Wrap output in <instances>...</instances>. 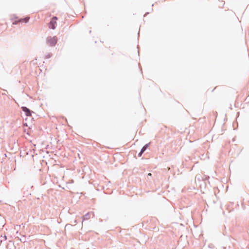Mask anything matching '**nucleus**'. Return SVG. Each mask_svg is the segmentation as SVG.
I'll return each instance as SVG.
<instances>
[{
  "label": "nucleus",
  "mask_w": 249,
  "mask_h": 249,
  "mask_svg": "<svg viewBox=\"0 0 249 249\" xmlns=\"http://www.w3.org/2000/svg\"><path fill=\"white\" fill-rule=\"evenodd\" d=\"M47 41L49 43L51 46H54L57 43V37L56 36H49L47 38Z\"/></svg>",
  "instance_id": "f257e3e1"
},
{
  "label": "nucleus",
  "mask_w": 249,
  "mask_h": 249,
  "mask_svg": "<svg viewBox=\"0 0 249 249\" xmlns=\"http://www.w3.org/2000/svg\"><path fill=\"white\" fill-rule=\"evenodd\" d=\"M22 110L25 113V115L27 116H30L32 115V111L26 107H21Z\"/></svg>",
  "instance_id": "f03ea898"
},
{
  "label": "nucleus",
  "mask_w": 249,
  "mask_h": 249,
  "mask_svg": "<svg viewBox=\"0 0 249 249\" xmlns=\"http://www.w3.org/2000/svg\"><path fill=\"white\" fill-rule=\"evenodd\" d=\"M150 143H147L145 144L141 149L140 152L138 154V156L140 157L142 154L143 153V152L146 150L147 147L149 146Z\"/></svg>",
  "instance_id": "7ed1b4c3"
},
{
  "label": "nucleus",
  "mask_w": 249,
  "mask_h": 249,
  "mask_svg": "<svg viewBox=\"0 0 249 249\" xmlns=\"http://www.w3.org/2000/svg\"><path fill=\"white\" fill-rule=\"evenodd\" d=\"M56 21H52V20H51V21L49 23V25H48L49 28L50 29L54 30L55 29V24H56Z\"/></svg>",
  "instance_id": "20e7f679"
},
{
  "label": "nucleus",
  "mask_w": 249,
  "mask_h": 249,
  "mask_svg": "<svg viewBox=\"0 0 249 249\" xmlns=\"http://www.w3.org/2000/svg\"><path fill=\"white\" fill-rule=\"evenodd\" d=\"M89 218H90V214L89 213H88L83 216V220H88Z\"/></svg>",
  "instance_id": "39448f33"
},
{
  "label": "nucleus",
  "mask_w": 249,
  "mask_h": 249,
  "mask_svg": "<svg viewBox=\"0 0 249 249\" xmlns=\"http://www.w3.org/2000/svg\"><path fill=\"white\" fill-rule=\"evenodd\" d=\"M29 17H26L23 18H21L19 20V22H24L25 23H27L29 21Z\"/></svg>",
  "instance_id": "423d86ee"
},
{
  "label": "nucleus",
  "mask_w": 249,
  "mask_h": 249,
  "mask_svg": "<svg viewBox=\"0 0 249 249\" xmlns=\"http://www.w3.org/2000/svg\"><path fill=\"white\" fill-rule=\"evenodd\" d=\"M20 240L21 242H23V243H25L26 242V236L23 235L21 238L20 239Z\"/></svg>",
  "instance_id": "0eeeda50"
},
{
  "label": "nucleus",
  "mask_w": 249,
  "mask_h": 249,
  "mask_svg": "<svg viewBox=\"0 0 249 249\" xmlns=\"http://www.w3.org/2000/svg\"><path fill=\"white\" fill-rule=\"evenodd\" d=\"M51 56H52V54L49 53L46 54L45 57L46 59H48V58H50Z\"/></svg>",
  "instance_id": "6e6552de"
},
{
  "label": "nucleus",
  "mask_w": 249,
  "mask_h": 249,
  "mask_svg": "<svg viewBox=\"0 0 249 249\" xmlns=\"http://www.w3.org/2000/svg\"><path fill=\"white\" fill-rule=\"evenodd\" d=\"M57 19V18L56 16H54L52 18L51 20L53 21H56V20Z\"/></svg>",
  "instance_id": "1a4fd4ad"
},
{
  "label": "nucleus",
  "mask_w": 249,
  "mask_h": 249,
  "mask_svg": "<svg viewBox=\"0 0 249 249\" xmlns=\"http://www.w3.org/2000/svg\"><path fill=\"white\" fill-rule=\"evenodd\" d=\"M3 238H4V240H6L7 239V236H6V235H4V236H3Z\"/></svg>",
  "instance_id": "9d476101"
},
{
  "label": "nucleus",
  "mask_w": 249,
  "mask_h": 249,
  "mask_svg": "<svg viewBox=\"0 0 249 249\" xmlns=\"http://www.w3.org/2000/svg\"><path fill=\"white\" fill-rule=\"evenodd\" d=\"M152 176L151 173H149V174H148V175H147L148 177L149 176Z\"/></svg>",
  "instance_id": "9b49d317"
}]
</instances>
